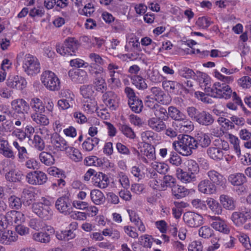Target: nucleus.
Listing matches in <instances>:
<instances>
[{
	"instance_id": "nucleus-49",
	"label": "nucleus",
	"mask_w": 251,
	"mask_h": 251,
	"mask_svg": "<svg viewBox=\"0 0 251 251\" xmlns=\"http://www.w3.org/2000/svg\"><path fill=\"white\" fill-rule=\"evenodd\" d=\"M80 93L85 99H92L94 91L91 85H84L80 88Z\"/></svg>"
},
{
	"instance_id": "nucleus-3",
	"label": "nucleus",
	"mask_w": 251,
	"mask_h": 251,
	"mask_svg": "<svg viewBox=\"0 0 251 251\" xmlns=\"http://www.w3.org/2000/svg\"><path fill=\"white\" fill-rule=\"evenodd\" d=\"M23 69L28 75L33 76L40 72V64L38 59L30 54H26L23 59Z\"/></svg>"
},
{
	"instance_id": "nucleus-26",
	"label": "nucleus",
	"mask_w": 251,
	"mask_h": 251,
	"mask_svg": "<svg viewBox=\"0 0 251 251\" xmlns=\"http://www.w3.org/2000/svg\"><path fill=\"white\" fill-rule=\"evenodd\" d=\"M162 87L163 89L168 92L177 95L179 93V90L181 88V85L175 81L164 80L162 82Z\"/></svg>"
},
{
	"instance_id": "nucleus-8",
	"label": "nucleus",
	"mask_w": 251,
	"mask_h": 251,
	"mask_svg": "<svg viewBox=\"0 0 251 251\" xmlns=\"http://www.w3.org/2000/svg\"><path fill=\"white\" fill-rule=\"evenodd\" d=\"M184 222L190 227H198L203 223V217L201 215L191 211H188L183 214Z\"/></svg>"
},
{
	"instance_id": "nucleus-18",
	"label": "nucleus",
	"mask_w": 251,
	"mask_h": 251,
	"mask_svg": "<svg viewBox=\"0 0 251 251\" xmlns=\"http://www.w3.org/2000/svg\"><path fill=\"white\" fill-rule=\"evenodd\" d=\"M5 217L8 224H15L17 225L21 224L25 221V216L24 214L20 211L15 210H11L7 212Z\"/></svg>"
},
{
	"instance_id": "nucleus-4",
	"label": "nucleus",
	"mask_w": 251,
	"mask_h": 251,
	"mask_svg": "<svg viewBox=\"0 0 251 251\" xmlns=\"http://www.w3.org/2000/svg\"><path fill=\"white\" fill-rule=\"evenodd\" d=\"M78 47V43L73 37L67 38L62 45L56 46L57 52L63 56H72L75 55Z\"/></svg>"
},
{
	"instance_id": "nucleus-46",
	"label": "nucleus",
	"mask_w": 251,
	"mask_h": 251,
	"mask_svg": "<svg viewBox=\"0 0 251 251\" xmlns=\"http://www.w3.org/2000/svg\"><path fill=\"white\" fill-rule=\"evenodd\" d=\"M32 239L36 241L43 243H48L50 240V235L47 232H35L32 235Z\"/></svg>"
},
{
	"instance_id": "nucleus-35",
	"label": "nucleus",
	"mask_w": 251,
	"mask_h": 251,
	"mask_svg": "<svg viewBox=\"0 0 251 251\" xmlns=\"http://www.w3.org/2000/svg\"><path fill=\"white\" fill-rule=\"evenodd\" d=\"M23 174L18 169L11 170L5 175L6 179L10 182H19L22 179Z\"/></svg>"
},
{
	"instance_id": "nucleus-62",
	"label": "nucleus",
	"mask_w": 251,
	"mask_h": 251,
	"mask_svg": "<svg viewBox=\"0 0 251 251\" xmlns=\"http://www.w3.org/2000/svg\"><path fill=\"white\" fill-rule=\"evenodd\" d=\"M188 116L193 120L196 121L201 113L198 109L194 106H189L186 108Z\"/></svg>"
},
{
	"instance_id": "nucleus-29",
	"label": "nucleus",
	"mask_w": 251,
	"mask_h": 251,
	"mask_svg": "<svg viewBox=\"0 0 251 251\" xmlns=\"http://www.w3.org/2000/svg\"><path fill=\"white\" fill-rule=\"evenodd\" d=\"M214 121L213 116L208 112L201 111L196 122L199 124L208 126L212 125Z\"/></svg>"
},
{
	"instance_id": "nucleus-7",
	"label": "nucleus",
	"mask_w": 251,
	"mask_h": 251,
	"mask_svg": "<svg viewBox=\"0 0 251 251\" xmlns=\"http://www.w3.org/2000/svg\"><path fill=\"white\" fill-rule=\"evenodd\" d=\"M27 182L32 185H42L47 181L46 174L41 171L29 172L26 176Z\"/></svg>"
},
{
	"instance_id": "nucleus-20",
	"label": "nucleus",
	"mask_w": 251,
	"mask_h": 251,
	"mask_svg": "<svg viewBox=\"0 0 251 251\" xmlns=\"http://www.w3.org/2000/svg\"><path fill=\"white\" fill-rule=\"evenodd\" d=\"M12 109L18 114L27 113L29 109V104L23 99H18L11 102Z\"/></svg>"
},
{
	"instance_id": "nucleus-21",
	"label": "nucleus",
	"mask_w": 251,
	"mask_h": 251,
	"mask_svg": "<svg viewBox=\"0 0 251 251\" xmlns=\"http://www.w3.org/2000/svg\"><path fill=\"white\" fill-rule=\"evenodd\" d=\"M141 156L140 160L146 164H149L151 161L155 158V149L151 146H148L144 149L141 150Z\"/></svg>"
},
{
	"instance_id": "nucleus-64",
	"label": "nucleus",
	"mask_w": 251,
	"mask_h": 251,
	"mask_svg": "<svg viewBox=\"0 0 251 251\" xmlns=\"http://www.w3.org/2000/svg\"><path fill=\"white\" fill-rule=\"evenodd\" d=\"M238 84L244 89L249 88L251 86V78L249 76H244L238 80Z\"/></svg>"
},
{
	"instance_id": "nucleus-11",
	"label": "nucleus",
	"mask_w": 251,
	"mask_h": 251,
	"mask_svg": "<svg viewBox=\"0 0 251 251\" xmlns=\"http://www.w3.org/2000/svg\"><path fill=\"white\" fill-rule=\"evenodd\" d=\"M32 210L38 217L45 220L50 219L53 212L50 207L42 206L41 203H33Z\"/></svg>"
},
{
	"instance_id": "nucleus-22",
	"label": "nucleus",
	"mask_w": 251,
	"mask_h": 251,
	"mask_svg": "<svg viewBox=\"0 0 251 251\" xmlns=\"http://www.w3.org/2000/svg\"><path fill=\"white\" fill-rule=\"evenodd\" d=\"M104 72L99 74H90L94 78L93 84L98 91L103 93L106 89V84L104 79Z\"/></svg>"
},
{
	"instance_id": "nucleus-54",
	"label": "nucleus",
	"mask_w": 251,
	"mask_h": 251,
	"mask_svg": "<svg viewBox=\"0 0 251 251\" xmlns=\"http://www.w3.org/2000/svg\"><path fill=\"white\" fill-rule=\"evenodd\" d=\"M29 226L32 228L37 231L41 229H45V227L47 226L44 222L37 219L30 220Z\"/></svg>"
},
{
	"instance_id": "nucleus-17",
	"label": "nucleus",
	"mask_w": 251,
	"mask_h": 251,
	"mask_svg": "<svg viewBox=\"0 0 251 251\" xmlns=\"http://www.w3.org/2000/svg\"><path fill=\"white\" fill-rule=\"evenodd\" d=\"M175 124L178 130L181 133L190 132L194 129V125L193 122L187 118L185 115V117H182Z\"/></svg>"
},
{
	"instance_id": "nucleus-23",
	"label": "nucleus",
	"mask_w": 251,
	"mask_h": 251,
	"mask_svg": "<svg viewBox=\"0 0 251 251\" xmlns=\"http://www.w3.org/2000/svg\"><path fill=\"white\" fill-rule=\"evenodd\" d=\"M177 178L183 183H189L195 182L197 180L196 176L193 175L187 171H184L180 168L176 170Z\"/></svg>"
},
{
	"instance_id": "nucleus-43",
	"label": "nucleus",
	"mask_w": 251,
	"mask_h": 251,
	"mask_svg": "<svg viewBox=\"0 0 251 251\" xmlns=\"http://www.w3.org/2000/svg\"><path fill=\"white\" fill-rule=\"evenodd\" d=\"M131 80L132 84L139 90H144L148 87L145 79L140 75H136L132 76Z\"/></svg>"
},
{
	"instance_id": "nucleus-5",
	"label": "nucleus",
	"mask_w": 251,
	"mask_h": 251,
	"mask_svg": "<svg viewBox=\"0 0 251 251\" xmlns=\"http://www.w3.org/2000/svg\"><path fill=\"white\" fill-rule=\"evenodd\" d=\"M41 80L44 86L50 90H58L60 87L58 78L51 71L44 72L41 76Z\"/></svg>"
},
{
	"instance_id": "nucleus-53",
	"label": "nucleus",
	"mask_w": 251,
	"mask_h": 251,
	"mask_svg": "<svg viewBox=\"0 0 251 251\" xmlns=\"http://www.w3.org/2000/svg\"><path fill=\"white\" fill-rule=\"evenodd\" d=\"M187 171L190 173L196 176L200 171L198 164L194 160H189L187 162Z\"/></svg>"
},
{
	"instance_id": "nucleus-6",
	"label": "nucleus",
	"mask_w": 251,
	"mask_h": 251,
	"mask_svg": "<svg viewBox=\"0 0 251 251\" xmlns=\"http://www.w3.org/2000/svg\"><path fill=\"white\" fill-rule=\"evenodd\" d=\"M88 57L91 61L88 66V72L89 74H98L100 72H104L102 66L105 64V60L99 54L95 53H91Z\"/></svg>"
},
{
	"instance_id": "nucleus-14",
	"label": "nucleus",
	"mask_w": 251,
	"mask_h": 251,
	"mask_svg": "<svg viewBox=\"0 0 251 251\" xmlns=\"http://www.w3.org/2000/svg\"><path fill=\"white\" fill-rule=\"evenodd\" d=\"M103 103L111 110H115L118 107L119 98L116 94L112 91L104 93L102 96Z\"/></svg>"
},
{
	"instance_id": "nucleus-24",
	"label": "nucleus",
	"mask_w": 251,
	"mask_h": 251,
	"mask_svg": "<svg viewBox=\"0 0 251 251\" xmlns=\"http://www.w3.org/2000/svg\"><path fill=\"white\" fill-rule=\"evenodd\" d=\"M17 234L12 231L7 230L0 232V243L4 245H10L17 240Z\"/></svg>"
},
{
	"instance_id": "nucleus-13",
	"label": "nucleus",
	"mask_w": 251,
	"mask_h": 251,
	"mask_svg": "<svg viewBox=\"0 0 251 251\" xmlns=\"http://www.w3.org/2000/svg\"><path fill=\"white\" fill-rule=\"evenodd\" d=\"M6 83L8 87L19 90H23L26 87L27 85L25 79L19 75L8 77L6 80Z\"/></svg>"
},
{
	"instance_id": "nucleus-44",
	"label": "nucleus",
	"mask_w": 251,
	"mask_h": 251,
	"mask_svg": "<svg viewBox=\"0 0 251 251\" xmlns=\"http://www.w3.org/2000/svg\"><path fill=\"white\" fill-rule=\"evenodd\" d=\"M169 117H170L176 122L182 117H185V114L180 111L176 107L171 106L168 107Z\"/></svg>"
},
{
	"instance_id": "nucleus-32",
	"label": "nucleus",
	"mask_w": 251,
	"mask_h": 251,
	"mask_svg": "<svg viewBox=\"0 0 251 251\" xmlns=\"http://www.w3.org/2000/svg\"><path fill=\"white\" fill-rule=\"evenodd\" d=\"M172 193L176 199H180L188 196L190 191L183 186L175 185L172 189Z\"/></svg>"
},
{
	"instance_id": "nucleus-34",
	"label": "nucleus",
	"mask_w": 251,
	"mask_h": 251,
	"mask_svg": "<svg viewBox=\"0 0 251 251\" xmlns=\"http://www.w3.org/2000/svg\"><path fill=\"white\" fill-rule=\"evenodd\" d=\"M97 108V102L95 99H88L83 101V109L86 113L91 114Z\"/></svg>"
},
{
	"instance_id": "nucleus-39",
	"label": "nucleus",
	"mask_w": 251,
	"mask_h": 251,
	"mask_svg": "<svg viewBox=\"0 0 251 251\" xmlns=\"http://www.w3.org/2000/svg\"><path fill=\"white\" fill-rule=\"evenodd\" d=\"M162 179V191H165L168 187H171L172 189L176 185V178L171 175H164Z\"/></svg>"
},
{
	"instance_id": "nucleus-47",
	"label": "nucleus",
	"mask_w": 251,
	"mask_h": 251,
	"mask_svg": "<svg viewBox=\"0 0 251 251\" xmlns=\"http://www.w3.org/2000/svg\"><path fill=\"white\" fill-rule=\"evenodd\" d=\"M207 204L209 208L216 214L220 215L222 212V208L220 204L213 199H210L207 201Z\"/></svg>"
},
{
	"instance_id": "nucleus-42",
	"label": "nucleus",
	"mask_w": 251,
	"mask_h": 251,
	"mask_svg": "<svg viewBox=\"0 0 251 251\" xmlns=\"http://www.w3.org/2000/svg\"><path fill=\"white\" fill-rule=\"evenodd\" d=\"M40 161L47 166H50L54 164L55 160L53 155L49 152H41L39 155Z\"/></svg>"
},
{
	"instance_id": "nucleus-33",
	"label": "nucleus",
	"mask_w": 251,
	"mask_h": 251,
	"mask_svg": "<svg viewBox=\"0 0 251 251\" xmlns=\"http://www.w3.org/2000/svg\"><path fill=\"white\" fill-rule=\"evenodd\" d=\"M29 105L34 112V113H43L45 111L44 104L42 101L38 98L31 99Z\"/></svg>"
},
{
	"instance_id": "nucleus-30",
	"label": "nucleus",
	"mask_w": 251,
	"mask_h": 251,
	"mask_svg": "<svg viewBox=\"0 0 251 251\" xmlns=\"http://www.w3.org/2000/svg\"><path fill=\"white\" fill-rule=\"evenodd\" d=\"M220 201L223 207L229 210H233L235 208V201L227 195L223 194L220 196Z\"/></svg>"
},
{
	"instance_id": "nucleus-12",
	"label": "nucleus",
	"mask_w": 251,
	"mask_h": 251,
	"mask_svg": "<svg viewBox=\"0 0 251 251\" xmlns=\"http://www.w3.org/2000/svg\"><path fill=\"white\" fill-rule=\"evenodd\" d=\"M50 143L55 151H64L67 150L69 146L67 142L58 133H53L50 137Z\"/></svg>"
},
{
	"instance_id": "nucleus-15",
	"label": "nucleus",
	"mask_w": 251,
	"mask_h": 251,
	"mask_svg": "<svg viewBox=\"0 0 251 251\" xmlns=\"http://www.w3.org/2000/svg\"><path fill=\"white\" fill-rule=\"evenodd\" d=\"M69 76L72 80L77 83H84L88 81L87 72L81 69L70 70L68 72Z\"/></svg>"
},
{
	"instance_id": "nucleus-40",
	"label": "nucleus",
	"mask_w": 251,
	"mask_h": 251,
	"mask_svg": "<svg viewBox=\"0 0 251 251\" xmlns=\"http://www.w3.org/2000/svg\"><path fill=\"white\" fill-rule=\"evenodd\" d=\"M206 153L209 157L215 160H220L223 159L224 156L223 151L220 149L210 147L207 150Z\"/></svg>"
},
{
	"instance_id": "nucleus-9",
	"label": "nucleus",
	"mask_w": 251,
	"mask_h": 251,
	"mask_svg": "<svg viewBox=\"0 0 251 251\" xmlns=\"http://www.w3.org/2000/svg\"><path fill=\"white\" fill-rule=\"evenodd\" d=\"M211 226L216 230L224 234H228L230 229L226 222L219 216H209Z\"/></svg>"
},
{
	"instance_id": "nucleus-37",
	"label": "nucleus",
	"mask_w": 251,
	"mask_h": 251,
	"mask_svg": "<svg viewBox=\"0 0 251 251\" xmlns=\"http://www.w3.org/2000/svg\"><path fill=\"white\" fill-rule=\"evenodd\" d=\"M31 118L33 122L41 126H46L50 123L47 116L42 113H33L31 114Z\"/></svg>"
},
{
	"instance_id": "nucleus-25",
	"label": "nucleus",
	"mask_w": 251,
	"mask_h": 251,
	"mask_svg": "<svg viewBox=\"0 0 251 251\" xmlns=\"http://www.w3.org/2000/svg\"><path fill=\"white\" fill-rule=\"evenodd\" d=\"M93 179L94 184L96 187L100 189H104L108 185V177L105 174L101 172L96 173Z\"/></svg>"
},
{
	"instance_id": "nucleus-27",
	"label": "nucleus",
	"mask_w": 251,
	"mask_h": 251,
	"mask_svg": "<svg viewBox=\"0 0 251 251\" xmlns=\"http://www.w3.org/2000/svg\"><path fill=\"white\" fill-rule=\"evenodd\" d=\"M148 125L152 130L158 132L163 131L166 127L163 121L157 117L150 118L148 120Z\"/></svg>"
},
{
	"instance_id": "nucleus-52",
	"label": "nucleus",
	"mask_w": 251,
	"mask_h": 251,
	"mask_svg": "<svg viewBox=\"0 0 251 251\" xmlns=\"http://www.w3.org/2000/svg\"><path fill=\"white\" fill-rule=\"evenodd\" d=\"M200 236L204 239H208L214 234L213 230L207 226H202L199 230Z\"/></svg>"
},
{
	"instance_id": "nucleus-63",
	"label": "nucleus",
	"mask_w": 251,
	"mask_h": 251,
	"mask_svg": "<svg viewBox=\"0 0 251 251\" xmlns=\"http://www.w3.org/2000/svg\"><path fill=\"white\" fill-rule=\"evenodd\" d=\"M238 239L242 245L247 249H251V244L248 236L244 233H240L238 235Z\"/></svg>"
},
{
	"instance_id": "nucleus-50",
	"label": "nucleus",
	"mask_w": 251,
	"mask_h": 251,
	"mask_svg": "<svg viewBox=\"0 0 251 251\" xmlns=\"http://www.w3.org/2000/svg\"><path fill=\"white\" fill-rule=\"evenodd\" d=\"M153 112L156 117L158 116V118H160L163 121L167 120L169 118V111H167L166 108L159 105H158V107Z\"/></svg>"
},
{
	"instance_id": "nucleus-55",
	"label": "nucleus",
	"mask_w": 251,
	"mask_h": 251,
	"mask_svg": "<svg viewBox=\"0 0 251 251\" xmlns=\"http://www.w3.org/2000/svg\"><path fill=\"white\" fill-rule=\"evenodd\" d=\"M139 242L143 247L151 248L153 242V238L151 235L145 234L140 237Z\"/></svg>"
},
{
	"instance_id": "nucleus-36",
	"label": "nucleus",
	"mask_w": 251,
	"mask_h": 251,
	"mask_svg": "<svg viewBox=\"0 0 251 251\" xmlns=\"http://www.w3.org/2000/svg\"><path fill=\"white\" fill-rule=\"evenodd\" d=\"M66 151L67 155L72 161L78 162L82 160V154L78 149L69 146Z\"/></svg>"
},
{
	"instance_id": "nucleus-10",
	"label": "nucleus",
	"mask_w": 251,
	"mask_h": 251,
	"mask_svg": "<svg viewBox=\"0 0 251 251\" xmlns=\"http://www.w3.org/2000/svg\"><path fill=\"white\" fill-rule=\"evenodd\" d=\"M56 208L64 215H69L73 210L71 200L67 196L57 199L55 204Z\"/></svg>"
},
{
	"instance_id": "nucleus-57",
	"label": "nucleus",
	"mask_w": 251,
	"mask_h": 251,
	"mask_svg": "<svg viewBox=\"0 0 251 251\" xmlns=\"http://www.w3.org/2000/svg\"><path fill=\"white\" fill-rule=\"evenodd\" d=\"M61 99L65 100L75 103V95L69 89L62 90L59 94Z\"/></svg>"
},
{
	"instance_id": "nucleus-59",
	"label": "nucleus",
	"mask_w": 251,
	"mask_h": 251,
	"mask_svg": "<svg viewBox=\"0 0 251 251\" xmlns=\"http://www.w3.org/2000/svg\"><path fill=\"white\" fill-rule=\"evenodd\" d=\"M118 181L121 186L125 188L128 189L130 185L129 180L128 176L123 172H120L118 174Z\"/></svg>"
},
{
	"instance_id": "nucleus-60",
	"label": "nucleus",
	"mask_w": 251,
	"mask_h": 251,
	"mask_svg": "<svg viewBox=\"0 0 251 251\" xmlns=\"http://www.w3.org/2000/svg\"><path fill=\"white\" fill-rule=\"evenodd\" d=\"M120 67L114 62H110L107 66V70L108 75H119L121 71L119 70Z\"/></svg>"
},
{
	"instance_id": "nucleus-19",
	"label": "nucleus",
	"mask_w": 251,
	"mask_h": 251,
	"mask_svg": "<svg viewBox=\"0 0 251 251\" xmlns=\"http://www.w3.org/2000/svg\"><path fill=\"white\" fill-rule=\"evenodd\" d=\"M206 175L209 179L208 180L214 184L215 186H225L226 179L218 171L215 170H210L206 173Z\"/></svg>"
},
{
	"instance_id": "nucleus-48",
	"label": "nucleus",
	"mask_w": 251,
	"mask_h": 251,
	"mask_svg": "<svg viewBox=\"0 0 251 251\" xmlns=\"http://www.w3.org/2000/svg\"><path fill=\"white\" fill-rule=\"evenodd\" d=\"M231 219L237 226H241L246 222L244 214L240 212H234L231 215Z\"/></svg>"
},
{
	"instance_id": "nucleus-58",
	"label": "nucleus",
	"mask_w": 251,
	"mask_h": 251,
	"mask_svg": "<svg viewBox=\"0 0 251 251\" xmlns=\"http://www.w3.org/2000/svg\"><path fill=\"white\" fill-rule=\"evenodd\" d=\"M9 206L12 209H19L22 206V201L20 198L11 196L8 199Z\"/></svg>"
},
{
	"instance_id": "nucleus-1",
	"label": "nucleus",
	"mask_w": 251,
	"mask_h": 251,
	"mask_svg": "<svg viewBox=\"0 0 251 251\" xmlns=\"http://www.w3.org/2000/svg\"><path fill=\"white\" fill-rule=\"evenodd\" d=\"M213 73L214 76L222 82H216L212 87H206L208 79L205 74H201L202 82L205 85L206 92L209 93V94L214 98L226 100L230 99L231 97L232 91L228 84L231 83L233 81L234 77L232 76H225L217 70H215Z\"/></svg>"
},
{
	"instance_id": "nucleus-16",
	"label": "nucleus",
	"mask_w": 251,
	"mask_h": 251,
	"mask_svg": "<svg viewBox=\"0 0 251 251\" xmlns=\"http://www.w3.org/2000/svg\"><path fill=\"white\" fill-rule=\"evenodd\" d=\"M198 190L206 195H211L216 192L217 187L212 182L207 179L201 180L198 185Z\"/></svg>"
},
{
	"instance_id": "nucleus-38",
	"label": "nucleus",
	"mask_w": 251,
	"mask_h": 251,
	"mask_svg": "<svg viewBox=\"0 0 251 251\" xmlns=\"http://www.w3.org/2000/svg\"><path fill=\"white\" fill-rule=\"evenodd\" d=\"M90 197L92 201L96 204H102L105 201L104 194L100 190L94 189L91 191Z\"/></svg>"
},
{
	"instance_id": "nucleus-2",
	"label": "nucleus",
	"mask_w": 251,
	"mask_h": 251,
	"mask_svg": "<svg viewBox=\"0 0 251 251\" xmlns=\"http://www.w3.org/2000/svg\"><path fill=\"white\" fill-rule=\"evenodd\" d=\"M195 138L188 135H179L178 140L173 143L175 150L183 156H189L196 149Z\"/></svg>"
},
{
	"instance_id": "nucleus-28",
	"label": "nucleus",
	"mask_w": 251,
	"mask_h": 251,
	"mask_svg": "<svg viewBox=\"0 0 251 251\" xmlns=\"http://www.w3.org/2000/svg\"><path fill=\"white\" fill-rule=\"evenodd\" d=\"M195 143L196 146V149L199 147L202 148H206L209 146L211 143V139L209 136L204 133H198L195 138Z\"/></svg>"
},
{
	"instance_id": "nucleus-51",
	"label": "nucleus",
	"mask_w": 251,
	"mask_h": 251,
	"mask_svg": "<svg viewBox=\"0 0 251 251\" xmlns=\"http://www.w3.org/2000/svg\"><path fill=\"white\" fill-rule=\"evenodd\" d=\"M119 130L127 138L134 139L135 137V134L133 129L127 125H121L119 126Z\"/></svg>"
},
{
	"instance_id": "nucleus-56",
	"label": "nucleus",
	"mask_w": 251,
	"mask_h": 251,
	"mask_svg": "<svg viewBox=\"0 0 251 251\" xmlns=\"http://www.w3.org/2000/svg\"><path fill=\"white\" fill-rule=\"evenodd\" d=\"M33 147L39 151H42L45 147V142L38 135H35L32 141Z\"/></svg>"
},
{
	"instance_id": "nucleus-31",
	"label": "nucleus",
	"mask_w": 251,
	"mask_h": 251,
	"mask_svg": "<svg viewBox=\"0 0 251 251\" xmlns=\"http://www.w3.org/2000/svg\"><path fill=\"white\" fill-rule=\"evenodd\" d=\"M228 181L233 186H241L247 181V178L242 173H235L230 175L228 178Z\"/></svg>"
},
{
	"instance_id": "nucleus-61",
	"label": "nucleus",
	"mask_w": 251,
	"mask_h": 251,
	"mask_svg": "<svg viewBox=\"0 0 251 251\" xmlns=\"http://www.w3.org/2000/svg\"><path fill=\"white\" fill-rule=\"evenodd\" d=\"M168 161L172 165L177 167L182 164L181 157L176 152H171Z\"/></svg>"
},
{
	"instance_id": "nucleus-45",
	"label": "nucleus",
	"mask_w": 251,
	"mask_h": 251,
	"mask_svg": "<svg viewBox=\"0 0 251 251\" xmlns=\"http://www.w3.org/2000/svg\"><path fill=\"white\" fill-rule=\"evenodd\" d=\"M128 105L131 110L135 113H140L143 108L142 101L138 97L128 100Z\"/></svg>"
},
{
	"instance_id": "nucleus-41",
	"label": "nucleus",
	"mask_w": 251,
	"mask_h": 251,
	"mask_svg": "<svg viewBox=\"0 0 251 251\" xmlns=\"http://www.w3.org/2000/svg\"><path fill=\"white\" fill-rule=\"evenodd\" d=\"M99 141L100 139L97 137H88L82 143V148L87 151H91L99 144Z\"/></svg>"
}]
</instances>
